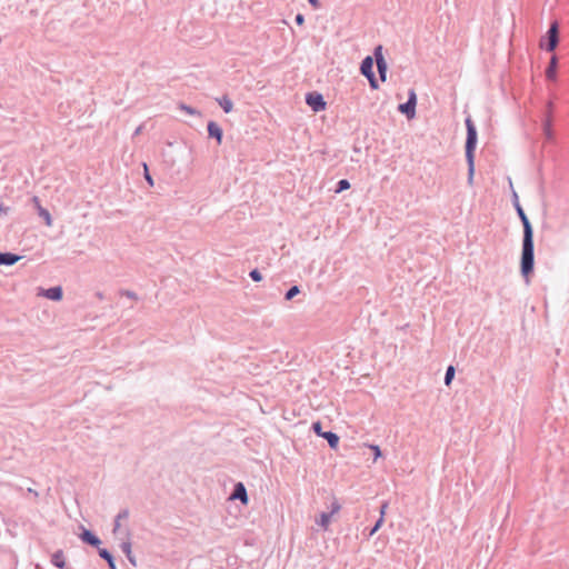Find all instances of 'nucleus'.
Returning a JSON list of instances; mask_svg holds the SVG:
<instances>
[{
	"label": "nucleus",
	"instance_id": "obj_41",
	"mask_svg": "<svg viewBox=\"0 0 569 569\" xmlns=\"http://www.w3.org/2000/svg\"><path fill=\"white\" fill-rule=\"evenodd\" d=\"M512 200H513V204L519 202L518 194L516 191H513V193H512Z\"/></svg>",
	"mask_w": 569,
	"mask_h": 569
},
{
	"label": "nucleus",
	"instance_id": "obj_7",
	"mask_svg": "<svg viewBox=\"0 0 569 569\" xmlns=\"http://www.w3.org/2000/svg\"><path fill=\"white\" fill-rule=\"evenodd\" d=\"M124 533H126V539L121 542L120 548H121L122 552L126 555L128 561L133 567H137V559L133 556L132 550H131L132 545H131V540H130V536H131L130 530L128 528H126Z\"/></svg>",
	"mask_w": 569,
	"mask_h": 569
},
{
	"label": "nucleus",
	"instance_id": "obj_19",
	"mask_svg": "<svg viewBox=\"0 0 569 569\" xmlns=\"http://www.w3.org/2000/svg\"><path fill=\"white\" fill-rule=\"evenodd\" d=\"M377 64V70H378V73H379V78L381 81H386L387 79V71H388V64H387V61L385 59H378V63Z\"/></svg>",
	"mask_w": 569,
	"mask_h": 569
},
{
	"label": "nucleus",
	"instance_id": "obj_22",
	"mask_svg": "<svg viewBox=\"0 0 569 569\" xmlns=\"http://www.w3.org/2000/svg\"><path fill=\"white\" fill-rule=\"evenodd\" d=\"M38 214H39V217H41L44 220L46 226H48V227L52 226L51 214L46 208H43L42 206H39Z\"/></svg>",
	"mask_w": 569,
	"mask_h": 569
},
{
	"label": "nucleus",
	"instance_id": "obj_24",
	"mask_svg": "<svg viewBox=\"0 0 569 569\" xmlns=\"http://www.w3.org/2000/svg\"><path fill=\"white\" fill-rule=\"evenodd\" d=\"M179 109L187 112L190 116H200L201 114L199 110H197L196 108H193L191 106L184 104V103H180Z\"/></svg>",
	"mask_w": 569,
	"mask_h": 569
},
{
	"label": "nucleus",
	"instance_id": "obj_30",
	"mask_svg": "<svg viewBox=\"0 0 569 569\" xmlns=\"http://www.w3.org/2000/svg\"><path fill=\"white\" fill-rule=\"evenodd\" d=\"M129 509H122L118 512V515L114 517V519L119 520V521H123V520H127L129 518Z\"/></svg>",
	"mask_w": 569,
	"mask_h": 569
},
{
	"label": "nucleus",
	"instance_id": "obj_6",
	"mask_svg": "<svg viewBox=\"0 0 569 569\" xmlns=\"http://www.w3.org/2000/svg\"><path fill=\"white\" fill-rule=\"evenodd\" d=\"M552 112H553V103L552 101H548L546 107V114L542 123L543 134L548 140L553 139V130H552Z\"/></svg>",
	"mask_w": 569,
	"mask_h": 569
},
{
	"label": "nucleus",
	"instance_id": "obj_9",
	"mask_svg": "<svg viewBox=\"0 0 569 569\" xmlns=\"http://www.w3.org/2000/svg\"><path fill=\"white\" fill-rule=\"evenodd\" d=\"M548 42L541 43V47L548 51H553L558 43V23L553 22L548 30Z\"/></svg>",
	"mask_w": 569,
	"mask_h": 569
},
{
	"label": "nucleus",
	"instance_id": "obj_26",
	"mask_svg": "<svg viewBox=\"0 0 569 569\" xmlns=\"http://www.w3.org/2000/svg\"><path fill=\"white\" fill-rule=\"evenodd\" d=\"M455 377V368L452 366H449L447 368L446 375H445V383L446 386H449Z\"/></svg>",
	"mask_w": 569,
	"mask_h": 569
},
{
	"label": "nucleus",
	"instance_id": "obj_12",
	"mask_svg": "<svg viewBox=\"0 0 569 569\" xmlns=\"http://www.w3.org/2000/svg\"><path fill=\"white\" fill-rule=\"evenodd\" d=\"M42 296L52 301H60L63 297V291L60 286H56L43 290Z\"/></svg>",
	"mask_w": 569,
	"mask_h": 569
},
{
	"label": "nucleus",
	"instance_id": "obj_11",
	"mask_svg": "<svg viewBox=\"0 0 569 569\" xmlns=\"http://www.w3.org/2000/svg\"><path fill=\"white\" fill-rule=\"evenodd\" d=\"M208 137L216 139L218 144H221L223 131L216 121H209L207 124Z\"/></svg>",
	"mask_w": 569,
	"mask_h": 569
},
{
	"label": "nucleus",
	"instance_id": "obj_8",
	"mask_svg": "<svg viewBox=\"0 0 569 569\" xmlns=\"http://www.w3.org/2000/svg\"><path fill=\"white\" fill-rule=\"evenodd\" d=\"M230 499L239 500L242 505H247L249 502L247 489L242 482H237L233 486L232 492L230 495Z\"/></svg>",
	"mask_w": 569,
	"mask_h": 569
},
{
	"label": "nucleus",
	"instance_id": "obj_5",
	"mask_svg": "<svg viewBox=\"0 0 569 569\" xmlns=\"http://www.w3.org/2000/svg\"><path fill=\"white\" fill-rule=\"evenodd\" d=\"M306 103L315 111L319 112L326 109L327 102L321 93L317 91L308 92L306 94Z\"/></svg>",
	"mask_w": 569,
	"mask_h": 569
},
{
	"label": "nucleus",
	"instance_id": "obj_13",
	"mask_svg": "<svg viewBox=\"0 0 569 569\" xmlns=\"http://www.w3.org/2000/svg\"><path fill=\"white\" fill-rule=\"evenodd\" d=\"M21 259V256L12 252H0V266H13Z\"/></svg>",
	"mask_w": 569,
	"mask_h": 569
},
{
	"label": "nucleus",
	"instance_id": "obj_27",
	"mask_svg": "<svg viewBox=\"0 0 569 569\" xmlns=\"http://www.w3.org/2000/svg\"><path fill=\"white\" fill-rule=\"evenodd\" d=\"M329 508H330L329 513H331L333 516L335 513H338L340 511L341 505L337 498H333Z\"/></svg>",
	"mask_w": 569,
	"mask_h": 569
},
{
	"label": "nucleus",
	"instance_id": "obj_33",
	"mask_svg": "<svg viewBox=\"0 0 569 569\" xmlns=\"http://www.w3.org/2000/svg\"><path fill=\"white\" fill-rule=\"evenodd\" d=\"M121 296H126L130 299H137V295L133 292V291H130V290H123L121 291Z\"/></svg>",
	"mask_w": 569,
	"mask_h": 569
},
{
	"label": "nucleus",
	"instance_id": "obj_10",
	"mask_svg": "<svg viewBox=\"0 0 569 569\" xmlns=\"http://www.w3.org/2000/svg\"><path fill=\"white\" fill-rule=\"evenodd\" d=\"M79 537L82 540V542H84L91 547L98 548V549L100 548L99 546L101 545V540L91 530L83 528V530Z\"/></svg>",
	"mask_w": 569,
	"mask_h": 569
},
{
	"label": "nucleus",
	"instance_id": "obj_29",
	"mask_svg": "<svg viewBox=\"0 0 569 569\" xmlns=\"http://www.w3.org/2000/svg\"><path fill=\"white\" fill-rule=\"evenodd\" d=\"M249 277L251 278L252 281L254 282H260L263 277L261 274V272L258 270V269H252L250 272H249Z\"/></svg>",
	"mask_w": 569,
	"mask_h": 569
},
{
	"label": "nucleus",
	"instance_id": "obj_34",
	"mask_svg": "<svg viewBox=\"0 0 569 569\" xmlns=\"http://www.w3.org/2000/svg\"><path fill=\"white\" fill-rule=\"evenodd\" d=\"M370 449L373 451L375 460H377L378 457H381V450L378 446H370Z\"/></svg>",
	"mask_w": 569,
	"mask_h": 569
},
{
	"label": "nucleus",
	"instance_id": "obj_35",
	"mask_svg": "<svg viewBox=\"0 0 569 569\" xmlns=\"http://www.w3.org/2000/svg\"><path fill=\"white\" fill-rule=\"evenodd\" d=\"M295 22H296L298 26H302V24L305 23V17H303V14L298 13V14L295 17Z\"/></svg>",
	"mask_w": 569,
	"mask_h": 569
},
{
	"label": "nucleus",
	"instance_id": "obj_14",
	"mask_svg": "<svg viewBox=\"0 0 569 569\" xmlns=\"http://www.w3.org/2000/svg\"><path fill=\"white\" fill-rule=\"evenodd\" d=\"M51 563L59 569L66 568L64 553L61 549H59L52 553Z\"/></svg>",
	"mask_w": 569,
	"mask_h": 569
},
{
	"label": "nucleus",
	"instance_id": "obj_43",
	"mask_svg": "<svg viewBox=\"0 0 569 569\" xmlns=\"http://www.w3.org/2000/svg\"><path fill=\"white\" fill-rule=\"evenodd\" d=\"M97 297H98L99 299H102V293H101V292H98V293H97Z\"/></svg>",
	"mask_w": 569,
	"mask_h": 569
},
{
	"label": "nucleus",
	"instance_id": "obj_17",
	"mask_svg": "<svg viewBox=\"0 0 569 569\" xmlns=\"http://www.w3.org/2000/svg\"><path fill=\"white\" fill-rule=\"evenodd\" d=\"M321 438L326 439L328 441V445L331 449H337L339 445V436L336 432L332 431H326L321 436Z\"/></svg>",
	"mask_w": 569,
	"mask_h": 569
},
{
	"label": "nucleus",
	"instance_id": "obj_42",
	"mask_svg": "<svg viewBox=\"0 0 569 569\" xmlns=\"http://www.w3.org/2000/svg\"><path fill=\"white\" fill-rule=\"evenodd\" d=\"M141 130H142V126H139L136 131H134V136H138L141 133Z\"/></svg>",
	"mask_w": 569,
	"mask_h": 569
},
{
	"label": "nucleus",
	"instance_id": "obj_39",
	"mask_svg": "<svg viewBox=\"0 0 569 569\" xmlns=\"http://www.w3.org/2000/svg\"><path fill=\"white\" fill-rule=\"evenodd\" d=\"M32 201H33V203H34V206L37 208V211H38L39 210V206H41L39 198L38 197H33Z\"/></svg>",
	"mask_w": 569,
	"mask_h": 569
},
{
	"label": "nucleus",
	"instance_id": "obj_40",
	"mask_svg": "<svg viewBox=\"0 0 569 569\" xmlns=\"http://www.w3.org/2000/svg\"><path fill=\"white\" fill-rule=\"evenodd\" d=\"M28 492H29L30 495H33L36 498H38V497H39V492H38V491H36V490H33L32 488H28Z\"/></svg>",
	"mask_w": 569,
	"mask_h": 569
},
{
	"label": "nucleus",
	"instance_id": "obj_4",
	"mask_svg": "<svg viewBox=\"0 0 569 569\" xmlns=\"http://www.w3.org/2000/svg\"><path fill=\"white\" fill-rule=\"evenodd\" d=\"M417 94L413 89L408 91V100L405 103L398 106V111L406 116L408 120H412L416 117Z\"/></svg>",
	"mask_w": 569,
	"mask_h": 569
},
{
	"label": "nucleus",
	"instance_id": "obj_18",
	"mask_svg": "<svg viewBox=\"0 0 569 569\" xmlns=\"http://www.w3.org/2000/svg\"><path fill=\"white\" fill-rule=\"evenodd\" d=\"M217 102L219 103V106L222 108V110L226 113H229L232 111L233 103L227 94H223L220 98H217Z\"/></svg>",
	"mask_w": 569,
	"mask_h": 569
},
{
	"label": "nucleus",
	"instance_id": "obj_36",
	"mask_svg": "<svg viewBox=\"0 0 569 569\" xmlns=\"http://www.w3.org/2000/svg\"><path fill=\"white\" fill-rule=\"evenodd\" d=\"M144 170H146V172H144V178H146L147 182H148L150 186H153V180H152V178H151V176H150V173H149L148 168H147V166H146V164H144Z\"/></svg>",
	"mask_w": 569,
	"mask_h": 569
},
{
	"label": "nucleus",
	"instance_id": "obj_16",
	"mask_svg": "<svg viewBox=\"0 0 569 569\" xmlns=\"http://www.w3.org/2000/svg\"><path fill=\"white\" fill-rule=\"evenodd\" d=\"M99 556L107 561L109 569H117L114 557L112 553L106 548H99Z\"/></svg>",
	"mask_w": 569,
	"mask_h": 569
},
{
	"label": "nucleus",
	"instance_id": "obj_15",
	"mask_svg": "<svg viewBox=\"0 0 569 569\" xmlns=\"http://www.w3.org/2000/svg\"><path fill=\"white\" fill-rule=\"evenodd\" d=\"M557 64L558 60L556 56H552L549 66L546 70V77L548 80L555 81L557 79Z\"/></svg>",
	"mask_w": 569,
	"mask_h": 569
},
{
	"label": "nucleus",
	"instance_id": "obj_32",
	"mask_svg": "<svg viewBox=\"0 0 569 569\" xmlns=\"http://www.w3.org/2000/svg\"><path fill=\"white\" fill-rule=\"evenodd\" d=\"M119 532H121V521L114 519L113 521V528H112V533L114 536H117Z\"/></svg>",
	"mask_w": 569,
	"mask_h": 569
},
{
	"label": "nucleus",
	"instance_id": "obj_2",
	"mask_svg": "<svg viewBox=\"0 0 569 569\" xmlns=\"http://www.w3.org/2000/svg\"><path fill=\"white\" fill-rule=\"evenodd\" d=\"M467 140H466V160L468 163V183H473L475 176V149L477 144V130L470 118L466 119Z\"/></svg>",
	"mask_w": 569,
	"mask_h": 569
},
{
	"label": "nucleus",
	"instance_id": "obj_38",
	"mask_svg": "<svg viewBox=\"0 0 569 569\" xmlns=\"http://www.w3.org/2000/svg\"><path fill=\"white\" fill-rule=\"evenodd\" d=\"M8 212H9V207H6V206H3V204H0V216H1V214H4V216H6V214H8Z\"/></svg>",
	"mask_w": 569,
	"mask_h": 569
},
{
	"label": "nucleus",
	"instance_id": "obj_1",
	"mask_svg": "<svg viewBox=\"0 0 569 569\" xmlns=\"http://www.w3.org/2000/svg\"><path fill=\"white\" fill-rule=\"evenodd\" d=\"M516 211L523 226V239L521 251V274L528 278L533 271V230L531 223L519 202L515 203Z\"/></svg>",
	"mask_w": 569,
	"mask_h": 569
},
{
	"label": "nucleus",
	"instance_id": "obj_37",
	"mask_svg": "<svg viewBox=\"0 0 569 569\" xmlns=\"http://www.w3.org/2000/svg\"><path fill=\"white\" fill-rule=\"evenodd\" d=\"M308 2L310 3V6L313 8V9H319L320 8V0H308Z\"/></svg>",
	"mask_w": 569,
	"mask_h": 569
},
{
	"label": "nucleus",
	"instance_id": "obj_28",
	"mask_svg": "<svg viewBox=\"0 0 569 569\" xmlns=\"http://www.w3.org/2000/svg\"><path fill=\"white\" fill-rule=\"evenodd\" d=\"M311 430L318 436V437H321L323 435V430H322V423L320 421H315L312 422L311 425Z\"/></svg>",
	"mask_w": 569,
	"mask_h": 569
},
{
	"label": "nucleus",
	"instance_id": "obj_31",
	"mask_svg": "<svg viewBox=\"0 0 569 569\" xmlns=\"http://www.w3.org/2000/svg\"><path fill=\"white\" fill-rule=\"evenodd\" d=\"M373 54H375V61H376V63H378V59H379V60H380V59H385V58H383V54H382V47H381V46H378V47L375 49Z\"/></svg>",
	"mask_w": 569,
	"mask_h": 569
},
{
	"label": "nucleus",
	"instance_id": "obj_23",
	"mask_svg": "<svg viewBox=\"0 0 569 569\" xmlns=\"http://www.w3.org/2000/svg\"><path fill=\"white\" fill-rule=\"evenodd\" d=\"M350 188V182L348 179H341L337 182L335 192L340 193L345 190H348Z\"/></svg>",
	"mask_w": 569,
	"mask_h": 569
},
{
	"label": "nucleus",
	"instance_id": "obj_25",
	"mask_svg": "<svg viewBox=\"0 0 569 569\" xmlns=\"http://www.w3.org/2000/svg\"><path fill=\"white\" fill-rule=\"evenodd\" d=\"M299 293H300V288H299V286H292V287H290V288L287 290V292H286V295H284V299H286V300H291V299H293V298H295L297 295H299Z\"/></svg>",
	"mask_w": 569,
	"mask_h": 569
},
{
	"label": "nucleus",
	"instance_id": "obj_3",
	"mask_svg": "<svg viewBox=\"0 0 569 569\" xmlns=\"http://www.w3.org/2000/svg\"><path fill=\"white\" fill-rule=\"evenodd\" d=\"M373 63L372 57H366L360 63V72L368 79L371 89H378L379 84L373 72Z\"/></svg>",
	"mask_w": 569,
	"mask_h": 569
},
{
	"label": "nucleus",
	"instance_id": "obj_20",
	"mask_svg": "<svg viewBox=\"0 0 569 569\" xmlns=\"http://www.w3.org/2000/svg\"><path fill=\"white\" fill-rule=\"evenodd\" d=\"M331 517L332 515L329 513V512H321L320 513V519L317 521V523L323 529V530H328L329 528V525L331 522Z\"/></svg>",
	"mask_w": 569,
	"mask_h": 569
},
{
	"label": "nucleus",
	"instance_id": "obj_21",
	"mask_svg": "<svg viewBox=\"0 0 569 569\" xmlns=\"http://www.w3.org/2000/svg\"><path fill=\"white\" fill-rule=\"evenodd\" d=\"M387 508H388V502H385L381 505V507H380L381 517L376 521L375 526L370 529L369 536H372L381 527V523L383 521V516H385Z\"/></svg>",
	"mask_w": 569,
	"mask_h": 569
}]
</instances>
